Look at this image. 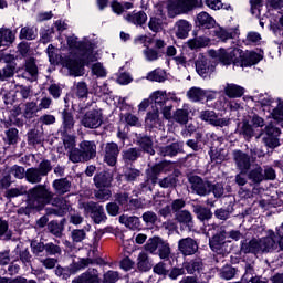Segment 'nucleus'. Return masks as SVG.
Wrapping results in <instances>:
<instances>
[{
	"instance_id": "nucleus-1",
	"label": "nucleus",
	"mask_w": 283,
	"mask_h": 283,
	"mask_svg": "<svg viewBox=\"0 0 283 283\" xmlns=\"http://www.w3.org/2000/svg\"><path fill=\"white\" fill-rule=\"evenodd\" d=\"M27 196V209H45L46 205H50L54 200L55 195L46 185H36L28 190Z\"/></svg>"
},
{
	"instance_id": "nucleus-2",
	"label": "nucleus",
	"mask_w": 283,
	"mask_h": 283,
	"mask_svg": "<svg viewBox=\"0 0 283 283\" xmlns=\"http://www.w3.org/2000/svg\"><path fill=\"white\" fill-rule=\"evenodd\" d=\"M69 154L71 163H88L96 158V143L94 140H83Z\"/></svg>"
},
{
	"instance_id": "nucleus-3",
	"label": "nucleus",
	"mask_w": 283,
	"mask_h": 283,
	"mask_svg": "<svg viewBox=\"0 0 283 283\" xmlns=\"http://www.w3.org/2000/svg\"><path fill=\"white\" fill-rule=\"evenodd\" d=\"M196 8H202V3L198 0H170L167 3V12L169 19H175L178 14H187Z\"/></svg>"
},
{
	"instance_id": "nucleus-4",
	"label": "nucleus",
	"mask_w": 283,
	"mask_h": 283,
	"mask_svg": "<svg viewBox=\"0 0 283 283\" xmlns=\"http://www.w3.org/2000/svg\"><path fill=\"white\" fill-rule=\"evenodd\" d=\"M280 134H282L280 127L275 126V123L270 122L260 130V134L256 135V140L262 138V143L265 147H269V149H275V147H280Z\"/></svg>"
},
{
	"instance_id": "nucleus-5",
	"label": "nucleus",
	"mask_w": 283,
	"mask_h": 283,
	"mask_svg": "<svg viewBox=\"0 0 283 283\" xmlns=\"http://www.w3.org/2000/svg\"><path fill=\"white\" fill-rule=\"evenodd\" d=\"M229 243L227 242V230L224 226L220 227L218 232L209 239V247L213 253L218 255H227L229 253Z\"/></svg>"
},
{
	"instance_id": "nucleus-6",
	"label": "nucleus",
	"mask_w": 283,
	"mask_h": 283,
	"mask_svg": "<svg viewBox=\"0 0 283 283\" xmlns=\"http://www.w3.org/2000/svg\"><path fill=\"white\" fill-rule=\"evenodd\" d=\"M81 209H84L85 213H91V218L95 224H101L107 220L105 208L94 201L81 203Z\"/></svg>"
},
{
	"instance_id": "nucleus-7",
	"label": "nucleus",
	"mask_w": 283,
	"mask_h": 283,
	"mask_svg": "<svg viewBox=\"0 0 283 283\" xmlns=\"http://www.w3.org/2000/svg\"><path fill=\"white\" fill-rule=\"evenodd\" d=\"M81 125L86 129H98L103 125V111L91 109L87 111L81 119Z\"/></svg>"
},
{
	"instance_id": "nucleus-8",
	"label": "nucleus",
	"mask_w": 283,
	"mask_h": 283,
	"mask_svg": "<svg viewBox=\"0 0 283 283\" xmlns=\"http://www.w3.org/2000/svg\"><path fill=\"white\" fill-rule=\"evenodd\" d=\"M188 182L190 188L197 196H209L211 193V181L202 179L200 176L189 175Z\"/></svg>"
},
{
	"instance_id": "nucleus-9",
	"label": "nucleus",
	"mask_w": 283,
	"mask_h": 283,
	"mask_svg": "<svg viewBox=\"0 0 283 283\" xmlns=\"http://www.w3.org/2000/svg\"><path fill=\"white\" fill-rule=\"evenodd\" d=\"M90 264H94V261L90 258L87 259H80V261L73 263L69 268V272H65L63 268H56L55 274L57 277H62V280H67L70 275H75V273H78V271H83V269H87Z\"/></svg>"
},
{
	"instance_id": "nucleus-10",
	"label": "nucleus",
	"mask_w": 283,
	"mask_h": 283,
	"mask_svg": "<svg viewBox=\"0 0 283 283\" xmlns=\"http://www.w3.org/2000/svg\"><path fill=\"white\" fill-rule=\"evenodd\" d=\"M50 205L52 207L45 208V216H57L63 218V216L70 211V202L65 200V197H55Z\"/></svg>"
},
{
	"instance_id": "nucleus-11",
	"label": "nucleus",
	"mask_w": 283,
	"mask_h": 283,
	"mask_svg": "<svg viewBox=\"0 0 283 283\" xmlns=\"http://www.w3.org/2000/svg\"><path fill=\"white\" fill-rule=\"evenodd\" d=\"M262 61V55L253 51H242L240 49V56L235 60V65L239 67H251V65H256Z\"/></svg>"
},
{
	"instance_id": "nucleus-12",
	"label": "nucleus",
	"mask_w": 283,
	"mask_h": 283,
	"mask_svg": "<svg viewBox=\"0 0 283 283\" xmlns=\"http://www.w3.org/2000/svg\"><path fill=\"white\" fill-rule=\"evenodd\" d=\"M200 118L213 127H229L231 124L230 118H220L213 111H202L200 113Z\"/></svg>"
},
{
	"instance_id": "nucleus-13",
	"label": "nucleus",
	"mask_w": 283,
	"mask_h": 283,
	"mask_svg": "<svg viewBox=\"0 0 283 283\" xmlns=\"http://www.w3.org/2000/svg\"><path fill=\"white\" fill-rule=\"evenodd\" d=\"M118 154H120L118 144L114 142L107 143L104 148V163H106L108 167H116V164L118 163Z\"/></svg>"
},
{
	"instance_id": "nucleus-14",
	"label": "nucleus",
	"mask_w": 283,
	"mask_h": 283,
	"mask_svg": "<svg viewBox=\"0 0 283 283\" xmlns=\"http://www.w3.org/2000/svg\"><path fill=\"white\" fill-rule=\"evenodd\" d=\"M232 158L239 171L247 172L251 169V156L242 150H233Z\"/></svg>"
},
{
	"instance_id": "nucleus-15",
	"label": "nucleus",
	"mask_w": 283,
	"mask_h": 283,
	"mask_svg": "<svg viewBox=\"0 0 283 283\" xmlns=\"http://www.w3.org/2000/svg\"><path fill=\"white\" fill-rule=\"evenodd\" d=\"M193 213L198 218L200 222H202L205 227V231H211V224H209V220L213 218V212L211 209L197 205L193 207Z\"/></svg>"
},
{
	"instance_id": "nucleus-16",
	"label": "nucleus",
	"mask_w": 283,
	"mask_h": 283,
	"mask_svg": "<svg viewBox=\"0 0 283 283\" xmlns=\"http://www.w3.org/2000/svg\"><path fill=\"white\" fill-rule=\"evenodd\" d=\"M24 70L25 72L21 75H17L15 78L36 81V76H39V67L36 66V60L34 57H29L25 60Z\"/></svg>"
},
{
	"instance_id": "nucleus-17",
	"label": "nucleus",
	"mask_w": 283,
	"mask_h": 283,
	"mask_svg": "<svg viewBox=\"0 0 283 283\" xmlns=\"http://www.w3.org/2000/svg\"><path fill=\"white\" fill-rule=\"evenodd\" d=\"M52 188L56 193L55 197L63 198L65 193H70L72 191V179L67 177L55 179L52 182Z\"/></svg>"
},
{
	"instance_id": "nucleus-18",
	"label": "nucleus",
	"mask_w": 283,
	"mask_h": 283,
	"mask_svg": "<svg viewBox=\"0 0 283 283\" xmlns=\"http://www.w3.org/2000/svg\"><path fill=\"white\" fill-rule=\"evenodd\" d=\"M196 72L201 76L202 78H207V76H211L213 72H216V65L211 63V61L205 59V57H199L196 63Z\"/></svg>"
},
{
	"instance_id": "nucleus-19",
	"label": "nucleus",
	"mask_w": 283,
	"mask_h": 283,
	"mask_svg": "<svg viewBox=\"0 0 283 283\" xmlns=\"http://www.w3.org/2000/svg\"><path fill=\"white\" fill-rule=\"evenodd\" d=\"M238 56H240V49L234 48L232 50L220 49L218 53V59L222 65H235V61H238Z\"/></svg>"
},
{
	"instance_id": "nucleus-20",
	"label": "nucleus",
	"mask_w": 283,
	"mask_h": 283,
	"mask_svg": "<svg viewBox=\"0 0 283 283\" xmlns=\"http://www.w3.org/2000/svg\"><path fill=\"white\" fill-rule=\"evenodd\" d=\"M178 249L184 255H196L198 253V242L191 238L180 239Z\"/></svg>"
},
{
	"instance_id": "nucleus-21",
	"label": "nucleus",
	"mask_w": 283,
	"mask_h": 283,
	"mask_svg": "<svg viewBox=\"0 0 283 283\" xmlns=\"http://www.w3.org/2000/svg\"><path fill=\"white\" fill-rule=\"evenodd\" d=\"M182 147H184L182 142H175L167 146H159L157 148V151H158V155L161 156L163 158H166V156L174 158V156H178V154L182 151Z\"/></svg>"
},
{
	"instance_id": "nucleus-22",
	"label": "nucleus",
	"mask_w": 283,
	"mask_h": 283,
	"mask_svg": "<svg viewBox=\"0 0 283 283\" xmlns=\"http://www.w3.org/2000/svg\"><path fill=\"white\" fill-rule=\"evenodd\" d=\"M93 180L97 189H109V187H112V182H114V177L109 171L104 170L96 174Z\"/></svg>"
},
{
	"instance_id": "nucleus-23",
	"label": "nucleus",
	"mask_w": 283,
	"mask_h": 283,
	"mask_svg": "<svg viewBox=\"0 0 283 283\" xmlns=\"http://www.w3.org/2000/svg\"><path fill=\"white\" fill-rule=\"evenodd\" d=\"M180 175L181 172L178 169H175L172 174L158 180L159 187H161V189H176L178 187V182H180L178 179L180 178Z\"/></svg>"
},
{
	"instance_id": "nucleus-24",
	"label": "nucleus",
	"mask_w": 283,
	"mask_h": 283,
	"mask_svg": "<svg viewBox=\"0 0 283 283\" xmlns=\"http://www.w3.org/2000/svg\"><path fill=\"white\" fill-rule=\"evenodd\" d=\"M72 283H101L98 270L88 269L86 272L74 279Z\"/></svg>"
},
{
	"instance_id": "nucleus-25",
	"label": "nucleus",
	"mask_w": 283,
	"mask_h": 283,
	"mask_svg": "<svg viewBox=\"0 0 283 283\" xmlns=\"http://www.w3.org/2000/svg\"><path fill=\"white\" fill-rule=\"evenodd\" d=\"M127 23L143 28L147 23V13L145 11H133L124 15Z\"/></svg>"
},
{
	"instance_id": "nucleus-26",
	"label": "nucleus",
	"mask_w": 283,
	"mask_h": 283,
	"mask_svg": "<svg viewBox=\"0 0 283 283\" xmlns=\"http://www.w3.org/2000/svg\"><path fill=\"white\" fill-rule=\"evenodd\" d=\"M211 163L216 165H222L224 160H229V149L222 147H212L209 151Z\"/></svg>"
},
{
	"instance_id": "nucleus-27",
	"label": "nucleus",
	"mask_w": 283,
	"mask_h": 283,
	"mask_svg": "<svg viewBox=\"0 0 283 283\" xmlns=\"http://www.w3.org/2000/svg\"><path fill=\"white\" fill-rule=\"evenodd\" d=\"M74 125H76L74 115L67 109H64L62 112V133L72 134V132H74Z\"/></svg>"
},
{
	"instance_id": "nucleus-28",
	"label": "nucleus",
	"mask_w": 283,
	"mask_h": 283,
	"mask_svg": "<svg viewBox=\"0 0 283 283\" xmlns=\"http://www.w3.org/2000/svg\"><path fill=\"white\" fill-rule=\"evenodd\" d=\"M259 244L261 248V253H271V251H275L279 245V243L275 241V233L259 240Z\"/></svg>"
},
{
	"instance_id": "nucleus-29",
	"label": "nucleus",
	"mask_w": 283,
	"mask_h": 283,
	"mask_svg": "<svg viewBox=\"0 0 283 283\" xmlns=\"http://www.w3.org/2000/svg\"><path fill=\"white\" fill-rule=\"evenodd\" d=\"M196 24L199 28H203V30H211V28L216 25V19H213L209 13L202 11L197 14Z\"/></svg>"
},
{
	"instance_id": "nucleus-30",
	"label": "nucleus",
	"mask_w": 283,
	"mask_h": 283,
	"mask_svg": "<svg viewBox=\"0 0 283 283\" xmlns=\"http://www.w3.org/2000/svg\"><path fill=\"white\" fill-rule=\"evenodd\" d=\"M191 23L187 20H178L175 23L176 38L177 39H187L189 36V32H191Z\"/></svg>"
},
{
	"instance_id": "nucleus-31",
	"label": "nucleus",
	"mask_w": 283,
	"mask_h": 283,
	"mask_svg": "<svg viewBox=\"0 0 283 283\" xmlns=\"http://www.w3.org/2000/svg\"><path fill=\"white\" fill-rule=\"evenodd\" d=\"M248 180L252 182V185H261L264 182V169L262 166L256 165L254 168L248 170Z\"/></svg>"
},
{
	"instance_id": "nucleus-32",
	"label": "nucleus",
	"mask_w": 283,
	"mask_h": 283,
	"mask_svg": "<svg viewBox=\"0 0 283 283\" xmlns=\"http://www.w3.org/2000/svg\"><path fill=\"white\" fill-rule=\"evenodd\" d=\"M143 156V149L140 148H128L122 151V160L126 164L136 163Z\"/></svg>"
},
{
	"instance_id": "nucleus-33",
	"label": "nucleus",
	"mask_w": 283,
	"mask_h": 283,
	"mask_svg": "<svg viewBox=\"0 0 283 283\" xmlns=\"http://www.w3.org/2000/svg\"><path fill=\"white\" fill-rule=\"evenodd\" d=\"M17 36L12 32V30L7 28L0 29V48H10L12 43H14V40Z\"/></svg>"
},
{
	"instance_id": "nucleus-34",
	"label": "nucleus",
	"mask_w": 283,
	"mask_h": 283,
	"mask_svg": "<svg viewBox=\"0 0 283 283\" xmlns=\"http://www.w3.org/2000/svg\"><path fill=\"white\" fill-rule=\"evenodd\" d=\"M137 145H139L140 149H143L145 154H148L149 156H156V150L154 149V139H151V137H138Z\"/></svg>"
},
{
	"instance_id": "nucleus-35",
	"label": "nucleus",
	"mask_w": 283,
	"mask_h": 283,
	"mask_svg": "<svg viewBox=\"0 0 283 283\" xmlns=\"http://www.w3.org/2000/svg\"><path fill=\"white\" fill-rule=\"evenodd\" d=\"M65 219H63L61 222L56 220H52L46 224V229L49 233L54 235L55 238H62L63 237V231L65 229L64 227Z\"/></svg>"
},
{
	"instance_id": "nucleus-36",
	"label": "nucleus",
	"mask_w": 283,
	"mask_h": 283,
	"mask_svg": "<svg viewBox=\"0 0 283 283\" xmlns=\"http://www.w3.org/2000/svg\"><path fill=\"white\" fill-rule=\"evenodd\" d=\"M66 67L70 70L71 76H83L85 64H83L82 60H80V62L76 60H67Z\"/></svg>"
},
{
	"instance_id": "nucleus-37",
	"label": "nucleus",
	"mask_w": 283,
	"mask_h": 283,
	"mask_svg": "<svg viewBox=\"0 0 283 283\" xmlns=\"http://www.w3.org/2000/svg\"><path fill=\"white\" fill-rule=\"evenodd\" d=\"M241 253H262V250L260 248V240L258 239H252L249 242H243L241 244L240 249Z\"/></svg>"
},
{
	"instance_id": "nucleus-38",
	"label": "nucleus",
	"mask_w": 283,
	"mask_h": 283,
	"mask_svg": "<svg viewBox=\"0 0 283 283\" xmlns=\"http://www.w3.org/2000/svg\"><path fill=\"white\" fill-rule=\"evenodd\" d=\"M175 220L184 227H191L193 224V216L189 210H181L175 213Z\"/></svg>"
},
{
	"instance_id": "nucleus-39",
	"label": "nucleus",
	"mask_w": 283,
	"mask_h": 283,
	"mask_svg": "<svg viewBox=\"0 0 283 283\" xmlns=\"http://www.w3.org/2000/svg\"><path fill=\"white\" fill-rule=\"evenodd\" d=\"M157 182L158 175H155L154 172H150V170H147L146 180L140 184V189L142 191H154V187H156Z\"/></svg>"
},
{
	"instance_id": "nucleus-40",
	"label": "nucleus",
	"mask_w": 283,
	"mask_h": 283,
	"mask_svg": "<svg viewBox=\"0 0 283 283\" xmlns=\"http://www.w3.org/2000/svg\"><path fill=\"white\" fill-rule=\"evenodd\" d=\"M24 178L27 182H30V185H40V182L43 180V176L36 167L27 169Z\"/></svg>"
},
{
	"instance_id": "nucleus-41",
	"label": "nucleus",
	"mask_w": 283,
	"mask_h": 283,
	"mask_svg": "<svg viewBox=\"0 0 283 283\" xmlns=\"http://www.w3.org/2000/svg\"><path fill=\"white\" fill-rule=\"evenodd\" d=\"M150 101H154L156 109L159 107H165L167 103H169V98H167V93L164 91H156L150 95Z\"/></svg>"
},
{
	"instance_id": "nucleus-42",
	"label": "nucleus",
	"mask_w": 283,
	"mask_h": 283,
	"mask_svg": "<svg viewBox=\"0 0 283 283\" xmlns=\"http://www.w3.org/2000/svg\"><path fill=\"white\" fill-rule=\"evenodd\" d=\"M119 222L133 231H136V229L140 227V219L138 217H128L127 214H122L119 217Z\"/></svg>"
},
{
	"instance_id": "nucleus-43",
	"label": "nucleus",
	"mask_w": 283,
	"mask_h": 283,
	"mask_svg": "<svg viewBox=\"0 0 283 283\" xmlns=\"http://www.w3.org/2000/svg\"><path fill=\"white\" fill-rule=\"evenodd\" d=\"M187 96L192 103H200V101H205L207 98V91L200 87H191L187 92Z\"/></svg>"
},
{
	"instance_id": "nucleus-44",
	"label": "nucleus",
	"mask_w": 283,
	"mask_h": 283,
	"mask_svg": "<svg viewBox=\"0 0 283 283\" xmlns=\"http://www.w3.org/2000/svg\"><path fill=\"white\" fill-rule=\"evenodd\" d=\"M137 269L143 272L150 271L151 269V260L149 259V254L147 252H140L137 256Z\"/></svg>"
},
{
	"instance_id": "nucleus-45",
	"label": "nucleus",
	"mask_w": 283,
	"mask_h": 283,
	"mask_svg": "<svg viewBox=\"0 0 283 283\" xmlns=\"http://www.w3.org/2000/svg\"><path fill=\"white\" fill-rule=\"evenodd\" d=\"M205 266V263H202V259L196 258L192 259L190 262L186 263L185 269L187 273L190 275H193V273H200Z\"/></svg>"
},
{
	"instance_id": "nucleus-46",
	"label": "nucleus",
	"mask_w": 283,
	"mask_h": 283,
	"mask_svg": "<svg viewBox=\"0 0 283 283\" xmlns=\"http://www.w3.org/2000/svg\"><path fill=\"white\" fill-rule=\"evenodd\" d=\"M39 36V31L34 27H24L20 30L19 39L21 41H34Z\"/></svg>"
},
{
	"instance_id": "nucleus-47",
	"label": "nucleus",
	"mask_w": 283,
	"mask_h": 283,
	"mask_svg": "<svg viewBox=\"0 0 283 283\" xmlns=\"http://www.w3.org/2000/svg\"><path fill=\"white\" fill-rule=\"evenodd\" d=\"M224 92L229 98H240L244 96V88L235 84H228L224 88Z\"/></svg>"
},
{
	"instance_id": "nucleus-48",
	"label": "nucleus",
	"mask_w": 283,
	"mask_h": 283,
	"mask_svg": "<svg viewBox=\"0 0 283 283\" xmlns=\"http://www.w3.org/2000/svg\"><path fill=\"white\" fill-rule=\"evenodd\" d=\"M172 120L179 125H187L189 123V109L178 108L172 114Z\"/></svg>"
},
{
	"instance_id": "nucleus-49",
	"label": "nucleus",
	"mask_w": 283,
	"mask_h": 283,
	"mask_svg": "<svg viewBox=\"0 0 283 283\" xmlns=\"http://www.w3.org/2000/svg\"><path fill=\"white\" fill-rule=\"evenodd\" d=\"M240 136H243L244 140H251L253 136H255V130L253 129V126L249 124V122L244 120L242 122L241 127L239 128Z\"/></svg>"
},
{
	"instance_id": "nucleus-50",
	"label": "nucleus",
	"mask_w": 283,
	"mask_h": 283,
	"mask_svg": "<svg viewBox=\"0 0 283 283\" xmlns=\"http://www.w3.org/2000/svg\"><path fill=\"white\" fill-rule=\"evenodd\" d=\"M158 255L160 260H165L167 262L169 258H171V245H169V242L166 240H161V243L159 244L158 248Z\"/></svg>"
},
{
	"instance_id": "nucleus-51",
	"label": "nucleus",
	"mask_w": 283,
	"mask_h": 283,
	"mask_svg": "<svg viewBox=\"0 0 283 283\" xmlns=\"http://www.w3.org/2000/svg\"><path fill=\"white\" fill-rule=\"evenodd\" d=\"M81 52H82L81 61L83 65H90V63H94V61H97L96 55L92 51V46L88 48L86 44V46L82 49Z\"/></svg>"
},
{
	"instance_id": "nucleus-52",
	"label": "nucleus",
	"mask_w": 283,
	"mask_h": 283,
	"mask_svg": "<svg viewBox=\"0 0 283 283\" xmlns=\"http://www.w3.org/2000/svg\"><path fill=\"white\" fill-rule=\"evenodd\" d=\"M163 242V238L160 237H153L148 239L147 243L144 245L145 251H148V253H156L158 251L160 244Z\"/></svg>"
},
{
	"instance_id": "nucleus-53",
	"label": "nucleus",
	"mask_w": 283,
	"mask_h": 283,
	"mask_svg": "<svg viewBox=\"0 0 283 283\" xmlns=\"http://www.w3.org/2000/svg\"><path fill=\"white\" fill-rule=\"evenodd\" d=\"M143 172L138 168L134 167H127L124 171V178L126 182H136L138 180V177L142 176Z\"/></svg>"
},
{
	"instance_id": "nucleus-54",
	"label": "nucleus",
	"mask_w": 283,
	"mask_h": 283,
	"mask_svg": "<svg viewBox=\"0 0 283 283\" xmlns=\"http://www.w3.org/2000/svg\"><path fill=\"white\" fill-rule=\"evenodd\" d=\"M28 145L34 146V145H41L43 140V135L39 129L33 128L28 134Z\"/></svg>"
},
{
	"instance_id": "nucleus-55",
	"label": "nucleus",
	"mask_w": 283,
	"mask_h": 283,
	"mask_svg": "<svg viewBox=\"0 0 283 283\" xmlns=\"http://www.w3.org/2000/svg\"><path fill=\"white\" fill-rule=\"evenodd\" d=\"M4 134L6 137H3V142L7 145H17V143H19V129L9 128Z\"/></svg>"
},
{
	"instance_id": "nucleus-56",
	"label": "nucleus",
	"mask_w": 283,
	"mask_h": 283,
	"mask_svg": "<svg viewBox=\"0 0 283 283\" xmlns=\"http://www.w3.org/2000/svg\"><path fill=\"white\" fill-rule=\"evenodd\" d=\"M209 45V38L198 36L188 41V48L190 50H198V48H207Z\"/></svg>"
},
{
	"instance_id": "nucleus-57",
	"label": "nucleus",
	"mask_w": 283,
	"mask_h": 283,
	"mask_svg": "<svg viewBox=\"0 0 283 283\" xmlns=\"http://www.w3.org/2000/svg\"><path fill=\"white\" fill-rule=\"evenodd\" d=\"M0 238L3 240H12V230H10V223L0 217Z\"/></svg>"
},
{
	"instance_id": "nucleus-58",
	"label": "nucleus",
	"mask_w": 283,
	"mask_h": 283,
	"mask_svg": "<svg viewBox=\"0 0 283 283\" xmlns=\"http://www.w3.org/2000/svg\"><path fill=\"white\" fill-rule=\"evenodd\" d=\"M25 193H28L25 187L20 186L18 188H11L6 190L4 198H7L8 200H12V198H19V196H25Z\"/></svg>"
},
{
	"instance_id": "nucleus-59",
	"label": "nucleus",
	"mask_w": 283,
	"mask_h": 283,
	"mask_svg": "<svg viewBox=\"0 0 283 283\" xmlns=\"http://www.w3.org/2000/svg\"><path fill=\"white\" fill-rule=\"evenodd\" d=\"M165 20L160 17H151L148 22V28L151 32L158 33L163 30Z\"/></svg>"
},
{
	"instance_id": "nucleus-60",
	"label": "nucleus",
	"mask_w": 283,
	"mask_h": 283,
	"mask_svg": "<svg viewBox=\"0 0 283 283\" xmlns=\"http://www.w3.org/2000/svg\"><path fill=\"white\" fill-rule=\"evenodd\" d=\"M237 273L238 269L233 268L232 265H224L220 270V276L222 277V280H233Z\"/></svg>"
},
{
	"instance_id": "nucleus-61",
	"label": "nucleus",
	"mask_w": 283,
	"mask_h": 283,
	"mask_svg": "<svg viewBox=\"0 0 283 283\" xmlns=\"http://www.w3.org/2000/svg\"><path fill=\"white\" fill-rule=\"evenodd\" d=\"M115 202L123 207L124 209H127V206L129 205V192H117L114 195Z\"/></svg>"
},
{
	"instance_id": "nucleus-62",
	"label": "nucleus",
	"mask_w": 283,
	"mask_h": 283,
	"mask_svg": "<svg viewBox=\"0 0 283 283\" xmlns=\"http://www.w3.org/2000/svg\"><path fill=\"white\" fill-rule=\"evenodd\" d=\"M15 70L17 66L7 64L2 70H0V81H8V78H12Z\"/></svg>"
},
{
	"instance_id": "nucleus-63",
	"label": "nucleus",
	"mask_w": 283,
	"mask_h": 283,
	"mask_svg": "<svg viewBox=\"0 0 283 283\" xmlns=\"http://www.w3.org/2000/svg\"><path fill=\"white\" fill-rule=\"evenodd\" d=\"M75 94L78 98H87L90 94V88H87V83L78 82L75 84Z\"/></svg>"
},
{
	"instance_id": "nucleus-64",
	"label": "nucleus",
	"mask_w": 283,
	"mask_h": 283,
	"mask_svg": "<svg viewBox=\"0 0 283 283\" xmlns=\"http://www.w3.org/2000/svg\"><path fill=\"white\" fill-rule=\"evenodd\" d=\"M39 106L36 105L35 102H28L25 104V108H24V118H33L34 114H36V112H39Z\"/></svg>"
}]
</instances>
